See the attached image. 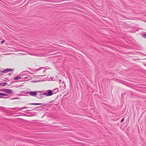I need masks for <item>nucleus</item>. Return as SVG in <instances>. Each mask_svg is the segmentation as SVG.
<instances>
[{
	"label": "nucleus",
	"instance_id": "aec40b11",
	"mask_svg": "<svg viewBox=\"0 0 146 146\" xmlns=\"http://www.w3.org/2000/svg\"><path fill=\"white\" fill-rule=\"evenodd\" d=\"M43 72H46V70L45 69L44 70V71H43Z\"/></svg>",
	"mask_w": 146,
	"mask_h": 146
},
{
	"label": "nucleus",
	"instance_id": "1a4fd4ad",
	"mask_svg": "<svg viewBox=\"0 0 146 146\" xmlns=\"http://www.w3.org/2000/svg\"><path fill=\"white\" fill-rule=\"evenodd\" d=\"M7 83L6 82L1 83H0V87L5 86L6 85H7Z\"/></svg>",
	"mask_w": 146,
	"mask_h": 146
},
{
	"label": "nucleus",
	"instance_id": "4468645a",
	"mask_svg": "<svg viewBox=\"0 0 146 146\" xmlns=\"http://www.w3.org/2000/svg\"><path fill=\"white\" fill-rule=\"evenodd\" d=\"M141 35L143 37L146 38V34L142 33Z\"/></svg>",
	"mask_w": 146,
	"mask_h": 146
},
{
	"label": "nucleus",
	"instance_id": "b1692460",
	"mask_svg": "<svg viewBox=\"0 0 146 146\" xmlns=\"http://www.w3.org/2000/svg\"><path fill=\"white\" fill-rule=\"evenodd\" d=\"M31 73V74H34V73Z\"/></svg>",
	"mask_w": 146,
	"mask_h": 146
},
{
	"label": "nucleus",
	"instance_id": "5701e85b",
	"mask_svg": "<svg viewBox=\"0 0 146 146\" xmlns=\"http://www.w3.org/2000/svg\"><path fill=\"white\" fill-rule=\"evenodd\" d=\"M8 75H11V73H9V74H8Z\"/></svg>",
	"mask_w": 146,
	"mask_h": 146
},
{
	"label": "nucleus",
	"instance_id": "6ab92c4d",
	"mask_svg": "<svg viewBox=\"0 0 146 146\" xmlns=\"http://www.w3.org/2000/svg\"><path fill=\"white\" fill-rule=\"evenodd\" d=\"M5 41V40H2V41H1V43L2 44H3V43Z\"/></svg>",
	"mask_w": 146,
	"mask_h": 146
},
{
	"label": "nucleus",
	"instance_id": "9b49d317",
	"mask_svg": "<svg viewBox=\"0 0 146 146\" xmlns=\"http://www.w3.org/2000/svg\"><path fill=\"white\" fill-rule=\"evenodd\" d=\"M27 105H38V103H29L27 104Z\"/></svg>",
	"mask_w": 146,
	"mask_h": 146
},
{
	"label": "nucleus",
	"instance_id": "2eb2a0df",
	"mask_svg": "<svg viewBox=\"0 0 146 146\" xmlns=\"http://www.w3.org/2000/svg\"><path fill=\"white\" fill-rule=\"evenodd\" d=\"M29 78V77H28L27 76H26V77H23V76L22 77V79H26V81L28 80L27 79H28Z\"/></svg>",
	"mask_w": 146,
	"mask_h": 146
},
{
	"label": "nucleus",
	"instance_id": "f257e3e1",
	"mask_svg": "<svg viewBox=\"0 0 146 146\" xmlns=\"http://www.w3.org/2000/svg\"><path fill=\"white\" fill-rule=\"evenodd\" d=\"M37 95H36V97L39 99H41L44 98V92L42 91H37Z\"/></svg>",
	"mask_w": 146,
	"mask_h": 146
},
{
	"label": "nucleus",
	"instance_id": "7ed1b4c3",
	"mask_svg": "<svg viewBox=\"0 0 146 146\" xmlns=\"http://www.w3.org/2000/svg\"><path fill=\"white\" fill-rule=\"evenodd\" d=\"M44 96L46 95L47 96H48L52 95L53 94V93L52 91L51 90H48L45 91V92H44Z\"/></svg>",
	"mask_w": 146,
	"mask_h": 146
},
{
	"label": "nucleus",
	"instance_id": "dca6fc26",
	"mask_svg": "<svg viewBox=\"0 0 146 146\" xmlns=\"http://www.w3.org/2000/svg\"><path fill=\"white\" fill-rule=\"evenodd\" d=\"M6 89H1L0 90V91L3 92H6Z\"/></svg>",
	"mask_w": 146,
	"mask_h": 146
},
{
	"label": "nucleus",
	"instance_id": "bb28decb",
	"mask_svg": "<svg viewBox=\"0 0 146 146\" xmlns=\"http://www.w3.org/2000/svg\"><path fill=\"white\" fill-rule=\"evenodd\" d=\"M25 73H24V74H23V75L24 74H25Z\"/></svg>",
	"mask_w": 146,
	"mask_h": 146
},
{
	"label": "nucleus",
	"instance_id": "39448f33",
	"mask_svg": "<svg viewBox=\"0 0 146 146\" xmlns=\"http://www.w3.org/2000/svg\"><path fill=\"white\" fill-rule=\"evenodd\" d=\"M33 108L32 107H28L26 106H24L21 108H9L10 109H12L13 110H15L17 109H18L19 110H21L22 109H26V108Z\"/></svg>",
	"mask_w": 146,
	"mask_h": 146
},
{
	"label": "nucleus",
	"instance_id": "f03ea898",
	"mask_svg": "<svg viewBox=\"0 0 146 146\" xmlns=\"http://www.w3.org/2000/svg\"><path fill=\"white\" fill-rule=\"evenodd\" d=\"M49 105H50L49 104H45V103H38V105H40V106L36 107L35 108L31 110H35V109L39 108H41L42 107H46L48 108V106H49Z\"/></svg>",
	"mask_w": 146,
	"mask_h": 146
},
{
	"label": "nucleus",
	"instance_id": "a211bd4d",
	"mask_svg": "<svg viewBox=\"0 0 146 146\" xmlns=\"http://www.w3.org/2000/svg\"><path fill=\"white\" fill-rule=\"evenodd\" d=\"M124 120V118H122L121 121V122H122Z\"/></svg>",
	"mask_w": 146,
	"mask_h": 146
},
{
	"label": "nucleus",
	"instance_id": "ddd939ff",
	"mask_svg": "<svg viewBox=\"0 0 146 146\" xmlns=\"http://www.w3.org/2000/svg\"><path fill=\"white\" fill-rule=\"evenodd\" d=\"M45 68V67H40L38 69H35V72H36V71H38L40 70L41 69H42L43 68Z\"/></svg>",
	"mask_w": 146,
	"mask_h": 146
},
{
	"label": "nucleus",
	"instance_id": "9d476101",
	"mask_svg": "<svg viewBox=\"0 0 146 146\" xmlns=\"http://www.w3.org/2000/svg\"><path fill=\"white\" fill-rule=\"evenodd\" d=\"M52 91L53 94H56V93L58 92V88H55Z\"/></svg>",
	"mask_w": 146,
	"mask_h": 146
},
{
	"label": "nucleus",
	"instance_id": "f8f14e48",
	"mask_svg": "<svg viewBox=\"0 0 146 146\" xmlns=\"http://www.w3.org/2000/svg\"><path fill=\"white\" fill-rule=\"evenodd\" d=\"M21 77L20 76H16L14 77L13 78L14 79V80H17L19 79H21Z\"/></svg>",
	"mask_w": 146,
	"mask_h": 146
},
{
	"label": "nucleus",
	"instance_id": "423d86ee",
	"mask_svg": "<svg viewBox=\"0 0 146 146\" xmlns=\"http://www.w3.org/2000/svg\"><path fill=\"white\" fill-rule=\"evenodd\" d=\"M13 70V69H12L11 68H7L6 69H5L3 70H1L0 71V72L2 74V73H7L9 71H11Z\"/></svg>",
	"mask_w": 146,
	"mask_h": 146
},
{
	"label": "nucleus",
	"instance_id": "4be33fe9",
	"mask_svg": "<svg viewBox=\"0 0 146 146\" xmlns=\"http://www.w3.org/2000/svg\"><path fill=\"white\" fill-rule=\"evenodd\" d=\"M59 81L60 82H62V81L61 80H59Z\"/></svg>",
	"mask_w": 146,
	"mask_h": 146
},
{
	"label": "nucleus",
	"instance_id": "f3484780",
	"mask_svg": "<svg viewBox=\"0 0 146 146\" xmlns=\"http://www.w3.org/2000/svg\"><path fill=\"white\" fill-rule=\"evenodd\" d=\"M19 99V98H11L10 99L11 100H14V99Z\"/></svg>",
	"mask_w": 146,
	"mask_h": 146
},
{
	"label": "nucleus",
	"instance_id": "a878e982",
	"mask_svg": "<svg viewBox=\"0 0 146 146\" xmlns=\"http://www.w3.org/2000/svg\"><path fill=\"white\" fill-rule=\"evenodd\" d=\"M43 76L42 75H41V76Z\"/></svg>",
	"mask_w": 146,
	"mask_h": 146
},
{
	"label": "nucleus",
	"instance_id": "0eeeda50",
	"mask_svg": "<svg viewBox=\"0 0 146 146\" xmlns=\"http://www.w3.org/2000/svg\"><path fill=\"white\" fill-rule=\"evenodd\" d=\"M8 95L5 94L0 93V98H9V97L5 98L2 96H7Z\"/></svg>",
	"mask_w": 146,
	"mask_h": 146
},
{
	"label": "nucleus",
	"instance_id": "412c9836",
	"mask_svg": "<svg viewBox=\"0 0 146 146\" xmlns=\"http://www.w3.org/2000/svg\"><path fill=\"white\" fill-rule=\"evenodd\" d=\"M45 115V114H44V115H43L41 117L43 118Z\"/></svg>",
	"mask_w": 146,
	"mask_h": 146
},
{
	"label": "nucleus",
	"instance_id": "6e6552de",
	"mask_svg": "<svg viewBox=\"0 0 146 146\" xmlns=\"http://www.w3.org/2000/svg\"><path fill=\"white\" fill-rule=\"evenodd\" d=\"M13 92L12 90L9 89H6L5 92L7 94H11Z\"/></svg>",
	"mask_w": 146,
	"mask_h": 146
},
{
	"label": "nucleus",
	"instance_id": "393cba45",
	"mask_svg": "<svg viewBox=\"0 0 146 146\" xmlns=\"http://www.w3.org/2000/svg\"><path fill=\"white\" fill-rule=\"evenodd\" d=\"M21 95H21V94H19V96H21Z\"/></svg>",
	"mask_w": 146,
	"mask_h": 146
},
{
	"label": "nucleus",
	"instance_id": "20e7f679",
	"mask_svg": "<svg viewBox=\"0 0 146 146\" xmlns=\"http://www.w3.org/2000/svg\"><path fill=\"white\" fill-rule=\"evenodd\" d=\"M38 92L37 91H30L26 93V94H29L30 96L36 97V95H37V93Z\"/></svg>",
	"mask_w": 146,
	"mask_h": 146
}]
</instances>
